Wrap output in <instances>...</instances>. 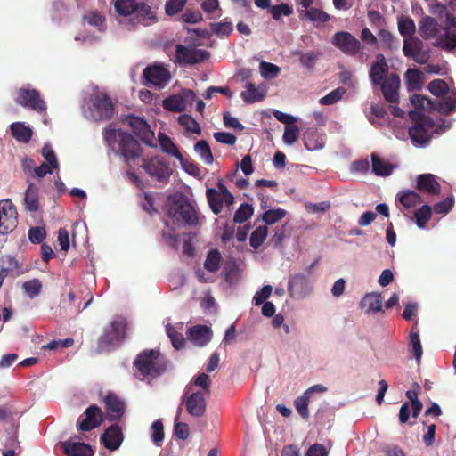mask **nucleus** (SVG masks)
<instances>
[{"instance_id": "55", "label": "nucleus", "mask_w": 456, "mask_h": 456, "mask_svg": "<svg viewBox=\"0 0 456 456\" xmlns=\"http://www.w3.org/2000/svg\"><path fill=\"white\" fill-rule=\"evenodd\" d=\"M305 16L311 21L324 23L330 20L329 14L317 8H309L305 10Z\"/></svg>"}, {"instance_id": "6", "label": "nucleus", "mask_w": 456, "mask_h": 456, "mask_svg": "<svg viewBox=\"0 0 456 456\" xmlns=\"http://www.w3.org/2000/svg\"><path fill=\"white\" fill-rule=\"evenodd\" d=\"M166 212L171 222L177 226H197L200 224V216L195 207L182 195L168 199Z\"/></svg>"}, {"instance_id": "18", "label": "nucleus", "mask_w": 456, "mask_h": 456, "mask_svg": "<svg viewBox=\"0 0 456 456\" xmlns=\"http://www.w3.org/2000/svg\"><path fill=\"white\" fill-rule=\"evenodd\" d=\"M18 213L15 206L10 200L0 201V233L7 234L16 227Z\"/></svg>"}, {"instance_id": "54", "label": "nucleus", "mask_w": 456, "mask_h": 456, "mask_svg": "<svg viewBox=\"0 0 456 456\" xmlns=\"http://www.w3.org/2000/svg\"><path fill=\"white\" fill-rule=\"evenodd\" d=\"M346 94V90L343 87H338L329 93L327 95L322 97L319 102L322 105H332L338 102L342 96Z\"/></svg>"}, {"instance_id": "44", "label": "nucleus", "mask_w": 456, "mask_h": 456, "mask_svg": "<svg viewBox=\"0 0 456 456\" xmlns=\"http://www.w3.org/2000/svg\"><path fill=\"white\" fill-rule=\"evenodd\" d=\"M398 29L403 40L412 37L416 30L415 23L409 17H401L398 19Z\"/></svg>"}, {"instance_id": "58", "label": "nucleus", "mask_w": 456, "mask_h": 456, "mask_svg": "<svg viewBox=\"0 0 456 456\" xmlns=\"http://www.w3.org/2000/svg\"><path fill=\"white\" fill-rule=\"evenodd\" d=\"M261 76L265 78L276 77L280 73V68L273 63L262 61L259 66Z\"/></svg>"}, {"instance_id": "15", "label": "nucleus", "mask_w": 456, "mask_h": 456, "mask_svg": "<svg viewBox=\"0 0 456 456\" xmlns=\"http://www.w3.org/2000/svg\"><path fill=\"white\" fill-rule=\"evenodd\" d=\"M196 99V94L192 90L184 89L179 94L170 95L163 100L165 110L175 112L183 111L188 105H191Z\"/></svg>"}, {"instance_id": "10", "label": "nucleus", "mask_w": 456, "mask_h": 456, "mask_svg": "<svg viewBox=\"0 0 456 456\" xmlns=\"http://www.w3.org/2000/svg\"><path fill=\"white\" fill-rule=\"evenodd\" d=\"M126 332V321L122 317H116L110 327L106 328L99 339V346L102 350L110 351L118 346L125 339Z\"/></svg>"}, {"instance_id": "21", "label": "nucleus", "mask_w": 456, "mask_h": 456, "mask_svg": "<svg viewBox=\"0 0 456 456\" xmlns=\"http://www.w3.org/2000/svg\"><path fill=\"white\" fill-rule=\"evenodd\" d=\"M403 51L418 63H425L429 58L428 52L423 50L422 41L414 37L403 40Z\"/></svg>"}, {"instance_id": "3", "label": "nucleus", "mask_w": 456, "mask_h": 456, "mask_svg": "<svg viewBox=\"0 0 456 456\" xmlns=\"http://www.w3.org/2000/svg\"><path fill=\"white\" fill-rule=\"evenodd\" d=\"M369 77L374 86L380 87L387 102L393 103L398 101L400 78L395 73H389L388 65L384 55H377L376 61L370 67Z\"/></svg>"}, {"instance_id": "64", "label": "nucleus", "mask_w": 456, "mask_h": 456, "mask_svg": "<svg viewBox=\"0 0 456 456\" xmlns=\"http://www.w3.org/2000/svg\"><path fill=\"white\" fill-rule=\"evenodd\" d=\"M42 156L45 158L46 163L51 165V167L54 170L59 169V163L57 160V158L54 154V151H53L52 147L49 144H45L42 151H41Z\"/></svg>"}, {"instance_id": "29", "label": "nucleus", "mask_w": 456, "mask_h": 456, "mask_svg": "<svg viewBox=\"0 0 456 456\" xmlns=\"http://www.w3.org/2000/svg\"><path fill=\"white\" fill-rule=\"evenodd\" d=\"M104 446L110 450L118 449L123 441V435L117 425L108 428L101 437Z\"/></svg>"}, {"instance_id": "4", "label": "nucleus", "mask_w": 456, "mask_h": 456, "mask_svg": "<svg viewBox=\"0 0 456 456\" xmlns=\"http://www.w3.org/2000/svg\"><path fill=\"white\" fill-rule=\"evenodd\" d=\"M103 137L110 150L118 155L127 166L141 155V146L138 142L121 129L109 126L104 129Z\"/></svg>"}, {"instance_id": "23", "label": "nucleus", "mask_w": 456, "mask_h": 456, "mask_svg": "<svg viewBox=\"0 0 456 456\" xmlns=\"http://www.w3.org/2000/svg\"><path fill=\"white\" fill-rule=\"evenodd\" d=\"M102 419V411L96 405L88 407L84 415L78 419L79 429L89 431L98 427Z\"/></svg>"}, {"instance_id": "7", "label": "nucleus", "mask_w": 456, "mask_h": 456, "mask_svg": "<svg viewBox=\"0 0 456 456\" xmlns=\"http://www.w3.org/2000/svg\"><path fill=\"white\" fill-rule=\"evenodd\" d=\"M84 117L91 121H102L110 118L114 114V106L110 97L103 92L95 91L82 104Z\"/></svg>"}, {"instance_id": "20", "label": "nucleus", "mask_w": 456, "mask_h": 456, "mask_svg": "<svg viewBox=\"0 0 456 456\" xmlns=\"http://www.w3.org/2000/svg\"><path fill=\"white\" fill-rule=\"evenodd\" d=\"M327 391V387L323 385L317 384L307 388L304 394L295 399L294 405L297 413L304 419L309 418L308 404L314 399V395L323 394Z\"/></svg>"}, {"instance_id": "43", "label": "nucleus", "mask_w": 456, "mask_h": 456, "mask_svg": "<svg viewBox=\"0 0 456 456\" xmlns=\"http://www.w3.org/2000/svg\"><path fill=\"white\" fill-rule=\"evenodd\" d=\"M43 284L39 279H32L28 281H25L22 284V289L26 296L30 298L34 299L35 297H38L42 291Z\"/></svg>"}, {"instance_id": "53", "label": "nucleus", "mask_w": 456, "mask_h": 456, "mask_svg": "<svg viewBox=\"0 0 456 456\" xmlns=\"http://www.w3.org/2000/svg\"><path fill=\"white\" fill-rule=\"evenodd\" d=\"M286 215V211L282 208H273L265 211L263 214L262 219L266 224H273L281 220Z\"/></svg>"}, {"instance_id": "26", "label": "nucleus", "mask_w": 456, "mask_h": 456, "mask_svg": "<svg viewBox=\"0 0 456 456\" xmlns=\"http://www.w3.org/2000/svg\"><path fill=\"white\" fill-rule=\"evenodd\" d=\"M187 336L194 346H204L211 340L212 332L207 326L197 325L188 330Z\"/></svg>"}, {"instance_id": "57", "label": "nucleus", "mask_w": 456, "mask_h": 456, "mask_svg": "<svg viewBox=\"0 0 456 456\" xmlns=\"http://www.w3.org/2000/svg\"><path fill=\"white\" fill-rule=\"evenodd\" d=\"M181 411H182V408H181V406H179L177 409V413H176V417L175 419L174 432L178 438H180L182 440H185L189 436V428H188L187 424L178 421V419L180 418Z\"/></svg>"}, {"instance_id": "12", "label": "nucleus", "mask_w": 456, "mask_h": 456, "mask_svg": "<svg viewBox=\"0 0 456 456\" xmlns=\"http://www.w3.org/2000/svg\"><path fill=\"white\" fill-rule=\"evenodd\" d=\"M142 167L158 182H167L171 175V169L162 157L153 156L142 159Z\"/></svg>"}, {"instance_id": "49", "label": "nucleus", "mask_w": 456, "mask_h": 456, "mask_svg": "<svg viewBox=\"0 0 456 456\" xmlns=\"http://www.w3.org/2000/svg\"><path fill=\"white\" fill-rule=\"evenodd\" d=\"M407 86L410 90H418L422 85V74L417 69H409L405 74Z\"/></svg>"}, {"instance_id": "27", "label": "nucleus", "mask_w": 456, "mask_h": 456, "mask_svg": "<svg viewBox=\"0 0 456 456\" xmlns=\"http://www.w3.org/2000/svg\"><path fill=\"white\" fill-rule=\"evenodd\" d=\"M325 134L316 128H308L304 134V144L307 151H318L324 147Z\"/></svg>"}, {"instance_id": "35", "label": "nucleus", "mask_w": 456, "mask_h": 456, "mask_svg": "<svg viewBox=\"0 0 456 456\" xmlns=\"http://www.w3.org/2000/svg\"><path fill=\"white\" fill-rule=\"evenodd\" d=\"M24 204L29 212H36L39 208L38 188L33 183L28 184L25 191Z\"/></svg>"}, {"instance_id": "51", "label": "nucleus", "mask_w": 456, "mask_h": 456, "mask_svg": "<svg viewBox=\"0 0 456 456\" xmlns=\"http://www.w3.org/2000/svg\"><path fill=\"white\" fill-rule=\"evenodd\" d=\"M151 438L156 446H160L164 440V427L160 419L155 420L151 426Z\"/></svg>"}, {"instance_id": "52", "label": "nucleus", "mask_w": 456, "mask_h": 456, "mask_svg": "<svg viewBox=\"0 0 456 456\" xmlns=\"http://www.w3.org/2000/svg\"><path fill=\"white\" fill-rule=\"evenodd\" d=\"M253 208L251 205L244 203L240 206L234 214L233 221L237 224H242L251 217Z\"/></svg>"}, {"instance_id": "45", "label": "nucleus", "mask_w": 456, "mask_h": 456, "mask_svg": "<svg viewBox=\"0 0 456 456\" xmlns=\"http://www.w3.org/2000/svg\"><path fill=\"white\" fill-rule=\"evenodd\" d=\"M432 215L430 206L425 204L414 211L416 224L420 229H425Z\"/></svg>"}, {"instance_id": "61", "label": "nucleus", "mask_w": 456, "mask_h": 456, "mask_svg": "<svg viewBox=\"0 0 456 456\" xmlns=\"http://www.w3.org/2000/svg\"><path fill=\"white\" fill-rule=\"evenodd\" d=\"M429 92L436 96H442L446 93H449V88L447 84L441 79H436L431 81L428 85Z\"/></svg>"}, {"instance_id": "25", "label": "nucleus", "mask_w": 456, "mask_h": 456, "mask_svg": "<svg viewBox=\"0 0 456 456\" xmlns=\"http://www.w3.org/2000/svg\"><path fill=\"white\" fill-rule=\"evenodd\" d=\"M61 446L67 456H93L94 454L88 444L73 439L61 442Z\"/></svg>"}, {"instance_id": "62", "label": "nucleus", "mask_w": 456, "mask_h": 456, "mask_svg": "<svg viewBox=\"0 0 456 456\" xmlns=\"http://www.w3.org/2000/svg\"><path fill=\"white\" fill-rule=\"evenodd\" d=\"M453 205L454 198L453 196H450L445 200L435 204L433 209L436 214L446 215L452 209Z\"/></svg>"}, {"instance_id": "39", "label": "nucleus", "mask_w": 456, "mask_h": 456, "mask_svg": "<svg viewBox=\"0 0 456 456\" xmlns=\"http://www.w3.org/2000/svg\"><path fill=\"white\" fill-rule=\"evenodd\" d=\"M222 262V256L217 249L210 250L204 262V268L209 273H216L219 270Z\"/></svg>"}, {"instance_id": "46", "label": "nucleus", "mask_w": 456, "mask_h": 456, "mask_svg": "<svg viewBox=\"0 0 456 456\" xmlns=\"http://www.w3.org/2000/svg\"><path fill=\"white\" fill-rule=\"evenodd\" d=\"M268 234V228L265 225L257 227L251 234L249 243L252 248L257 249L262 246Z\"/></svg>"}, {"instance_id": "16", "label": "nucleus", "mask_w": 456, "mask_h": 456, "mask_svg": "<svg viewBox=\"0 0 456 456\" xmlns=\"http://www.w3.org/2000/svg\"><path fill=\"white\" fill-rule=\"evenodd\" d=\"M175 58L179 64L191 65L208 59L209 53L204 49L178 45L175 50Z\"/></svg>"}, {"instance_id": "31", "label": "nucleus", "mask_w": 456, "mask_h": 456, "mask_svg": "<svg viewBox=\"0 0 456 456\" xmlns=\"http://www.w3.org/2000/svg\"><path fill=\"white\" fill-rule=\"evenodd\" d=\"M417 188L429 194H436L440 191L441 186L436 175L432 174H423L417 177Z\"/></svg>"}, {"instance_id": "40", "label": "nucleus", "mask_w": 456, "mask_h": 456, "mask_svg": "<svg viewBox=\"0 0 456 456\" xmlns=\"http://www.w3.org/2000/svg\"><path fill=\"white\" fill-rule=\"evenodd\" d=\"M220 192H216V189L208 188L206 191V196L212 211L217 215L223 208V203L224 202L223 197L219 195Z\"/></svg>"}, {"instance_id": "19", "label": "nucleus", "mask_w": 456, "mask_h": 456, "mask_svg": "<svg viewBox=\"0 0 456 456\" xmlns=\"http://www.w3.org/2000/svg\"><path fill=\"white\" fill-rule=\"evenodd\" d=\"M331 43L346 55L354 56L361 49V43L348 32L340 31L334 34Z\"/></svg>"}, {"instance_id": "50", "label": "nucleus", "mask_w": 456, "mask_h": 456, "mask_svg": "<svg viewBox=\"0 0 456 456\" xmlns=\"http://www.w3.org/2000/svg\"><path fill=\"white\" fill-rule=\"evenodd\" d=\"M411 103L418 110H434L435 102H432L429 98L420 95L414 94L411 97Z\"/></svg>"}, {"instance_id": "24", "label": "nucleus", "mask_w": 456, "mask_h": 456, "mask_svg": "<svg viewBox=\"0 0 456 456\" xmlns=\"http://www.w3.org/2000/svg\"><path fill=\"white\" fill-rule=\"evenodd\" d=\"M246 90L240 93L241 99L248 104L262 101L266 94V86L260 84L257 86L251 81H247Z\"/></svg>"}, {"instance_id": "36", "label": "nucleus", "mask_w": 456, "mask_h": 456, "mask_svg": "<svg viewBox=\"0 0 456 456\" xmlns=\"http://www.w3.org/2000/svg\"><path fill=\"white\" fill-rule=\"evenodd\" d=\"M158 140L161 150L165 153L173 156L174 158L180 161L183 160V156L181 152L179 151L177 146L173 142L169 136L163 133H159L158 135Z\"/></svg>"}, {"instance_id": "42", "label": "nucleus", "mask_w": 456, "mask_h": 456, "mask_svg": "<svg viewBox=\"0 0 456 456\" xmlns=\"http://www.w3.org/2000/svg\"><path fill=\"white\" fill-rule=\"evenodd\" d=\"M194 151L205 164L211 165L213 163V154L208 143L206 141H199L194 145Z\"/></svg>"}, {"instance_id": "33", "label": "nucleus", "mask_w": 456, "mask_h": 456, "mask_svg": "<svg viewBox=\"0 0 456 456\" xmlns=\"http://www.w3.org/2000/svg\"><path fill=\"white\" fill-rule=\"evenodd\" d=\"M434 110L442 115H448L456 110V91L447 93L439 101L435 102Z\"/></svg>"}, {"instance_id": "47", "label": "nucleus", "mask_w": 456, "mask_h": 456, "mask_svg": "<svg viewBox=\"0 0 456 456\" xmlns=\"http://www.w3.org/2000/svg\"><path fill=\"white\" fill-rule=\"evenodd\" d=\"M52 19L55 21H61L69 16L68 6L61 0H56L53 3L52 7Z\"/></svg>"}, {"instance_id": "22", "label": "nucleus", "mask_w": 456, "mask_h": 456, "mask_svg": "<svg viewBox=\"0 0 456 456\" xmlns=\"http://www.w3.org/2000/svg\"><path fill=\"white\" fill-rule=\"evenodd\" d=\"M126 123L143 142L149 145L152 144L154 133L143 118L131 115L126 118Z\"/></svg>"}, {"instance_id": "8", "label": "nucleus", "mask_w": 456, "mask_h": 456, "mask_svg": "<svg viewBox=\"0 0 456 456\" xmlns=\"http://www.w3.org/2000/svg\"><path fill=\"white\" fill-rule=\"evenodd\" d=\"M83 29L75 36L81 44H93L101 39L107 29L106 19L101 12H88L82 18Z\"/></svg>"}, {"instance_id": "11", "label": "nucleus", "mask_w": 456, "mask_h": 456, "mask_svg": "<svg viewBox=\"0 0 456 456\" xmlns=\"http://www.w3.org/2000/svg\"><path fill=\"white\" fill-rule=\"evenodd\" d=\"M15 102L19 105L38 113L46 110V103L41 97L40 93L31 88L30 86H24L18 90Z\"/></svg>"}, {"instance_id": "14", "label": "nucleus", "mask_w": 456, "mask_h": 456, "mask_svg": "<svg viewBox=\"0 0 456 456\" xmlns=\"http://www.w3.org/2000/svg\"><path fill=\"white\" fill-rule=\"evenodd\" d=\"M313 291V286L308 276L303 273H297L290 276L288 282V292L289 296L297 300L308 297Z\"/></svg>"}, {"instance_id": "5", "label": "nucleus", "mask_w": 456, "mask_h": 456, "mask_svg": "<svg viewBox=\"0 0 456 456\" xmlns=\"http://www.w3.org/2000/svg\"><path fill=\"white\" fill-rule=\"evenodd\" d=\"M114 9L133 26H150L156 20L155 12L143 0H116Z\"/></svg>"}, {"instance_id": "38", "label": "nucleus", "mask_w": 456, "mask_h": 456, "mask_svg": "<svg viewBox=\"0 0 456 456\" xmlns=\"http://www.w3.org/2000/svg\"><path fill=\"white\" fill-rule=\"evenodd\" d=\"M178 122L183 127L186 136H189L191 134L198 135L201 134L200 124L191 116L183 114L179 116Z\"/></svg>"}, {"instance_id": "63", "label": "nucleus", "mask_w": 456, "mask_h": 456, "mask_svg": "<svg viewBox=\"0 0 456 456\" xmlns=\"http://www.w3.org/2000/svg\"><path fill=\"white\" fill-rule=\"evenodd\" d=\"M299 54L300 64L310 69H312L314 67L315 62L319 57V53L314 51L307 53H299Z\"/></svg>"}, {"instance_id": "60", "label": "nucleus", "mask_w": 456, "mask_h": 456, "mask_svg": "<svg viewBox=\"0 0 456 456\" xmlns=\"http://www.w3.org/2000/svg\"><path fill=\"white\" fill-rule=\"evenodd\" d=\"M186 3L187 0H167L165 4L166 13L168 16L177 14L183 9Z\"/></svg>"}, {"instance_id": "9", "label": "nucleus", "mask_w": 456, "mask_h": 456, "mask_svg": "<svg viewBox=\"0 0 456 456\" xmlns=\"http://www.w3.org/2000/svg\"><path fill=\"white\" fill-rule=\"evenodd\" d=\"M134 366L142 379L158 377L167 368L164 356L156 350H145L141 353L134 361Z\"/></svg>"}, {"instance_id": "34", "label": "nucleus", "mask_w": 456, "mask_h": 456, "mask_svg": "<svg viewBox=\"0 0 456 456\" xmlns=\"http://www.w3.org/2000/svg\"><path fill=\"white\" fill-rule=\"evenodd\" d=\"M11 134L20 142L28 143L33 135V130L23 122H14L10 126Z\"/></svg>"}, {"instance_id": "13", "label": "nucleus", "mask_w": 456, "mask_h": 456, "mask_svg": "<svg viewBox=\"0 0 456 456\" xmlns=\"http://www.w3.org/2000/svg\"><path fill=\"white\" fill-rule=\"evenodd\" d=\"M142 78L144 85L162 89L169 83L171 74L164 65L152 64L143 69Z\"/></svg>"}, {"instance_id": "17", "label": "nucleus", "mask_w": 456, "mask_h": 456, "mask_svg": "<svg viewBox=\"0 0 456 456\" xmlns=\"http://www.w3.org/2000/svg\"><path fill=\"white\" fill-rule=\"evenodd\" d=\"M181 404H184L187 412L194 417L200 418L206 411V399L202 392H192L189 394V388L182 397ZM182 407V405H180Z\"/></svg>"}, {"instance_id": "56", "label": "nucleus", "mask_w": 456, "mask_h": 456, "mask_svg": "<svg viewBox=\"0 0 456 456\" xmlns=\"http://www.w3.org/2000/svg\"><path fill=\"white\" fill-rule=\"evenodd\" d=\"M293 12V9L288 4H281L278 5H273L270 8V13L272 17L275 20H280L281 16H289Z\"/></svg>"}, {"instance_id": "32", "label": "nucleus", "mask_w": 456, "mask_h": 456, "mask_svg": "<svg viewBox=\"0 0 456 456\" xmlns=\"http://www.w3.org/2000/svg\"><path fill=\"white\" fill-rule=\"evenodd\" d=\"M108 418L111 420L119 419L124 412V403L116 395L110 394L105 397Z\"/></svg>"}, {"instance_id": "37", "label": "nucleus", "mask_w": 456, "mask_h": 456, "mask_svg": "<svg viewBox=\"0 0 456 456\" xmlns=\"http://www.w3.org/2000/svg\"><path fill=\"white\" fill-rule=\"evenodd\" d=\"M372 172L378 176H388L393 173L394 167L379 158L375 153L371 154Z\"/></svg>"}, {"instance_id": "48", "label": "nucleus", "mask_w": 456, "mask_h": 456, "mask_svg": "<svg viewBox=\"0 0 456 456\" xmlns=\"http://www.w3.org/2000/svg\"><path fill=\"white\" fill-rule=\"evenodd\" d=\"M166 331L170 338L173 346L179 350L183 347L185 339L183 336L177 331L176 328L173 327L170 323L166 324Z\"/></svg>"}, {"instance_id": "2", "label": "nucleus", "mask_w": 456, "mask_h": 456, "mask_svg": "<svg viewBox=\"0 0 456 456\" xmlns=\"http://www.w3.org/2000/svg\"><path fill=\"white\" fill-rule=\"evenodd\" d=\"M409 117L414 122V125L409 128V135L417 147L426 146L431 139V134H440L452 126L451 121L440 120L439 123H435L431 118L420 110H411Z\"/></svg>"}, {"instance_id": "1", "label": "nucleus", "mask_w": 456, "mask_h": 456, "mask_svg": "<svg viewBox=\"0 0 456 456\" xmlns=\"http://www.w3.org/2000/svg\"><path fill=\"white\" fill-rule=\"evenodd\" d=\"M446 20L442 28L434 18L426 16L420 21L419 32L425 39H435V46L452 51L456 48V17L447 14Z\"/></svg>"}, {"instance_id": "30", "label": "nucleus", "mask_w": 456, "mask_h": 456, "mask_svg": "<svg viewBox=\"0 0 456 456\" xmlns=\"http://www.w3.org/2000/svg\"><path fill=\"white\" fill-rule=\"evenodd\" d=\"M360 306L365 314H376L382 310V297L380 293H367L361 300Z\"/></svg>"}, {"instance_id": "59", "label": "nucleus", "mask_w": 456, "mask_h": 456, "mask_svg": "<svg viewBox=\"0 0 456 456\" xmlns=\"http://www.w3.org/2000/svg\"><path fill=\"white\" fill-rule=\"evenodd\" d=\"M233 29L232 23L228 20L211 24V30L217 36H228Z\"/></svg>"}, {"instance_id": "41", "label": "nucleus", "mask_w": 456, "mask_h": 456, "mask_svg": "<svg viewBox=\"0 0 456 456\" xmlns=\"http://www.w3.org/2000/svg\"><path fill=\"white\" fill-rule=\"evenodd\" d=\"M410 350L411 354H413V357L415 358L416 362L419 363L423 350H422V345L420 342L419 331L417 330L412 329L410 333Z\"/></svg>"}, {"instance_id": "28", "label": "nucleus", "mask_w": 456, "mask_h": 456, "mask_svg": "<svg viewBox=\"0 0 456 456\" xmlns=\"http://www.w3.org/2000/svg\"><path fill=\"white\" fill-rule=\"evenodd\" d=\"M396 201L404 210L411 211L415 209L422 202V198L414 191H401L396 195Z\"/></svg>"}]
</instances>
